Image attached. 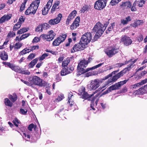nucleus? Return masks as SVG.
Listing matches in <instances>:
<instances>
[{
	"mask_svg": "<svg viewBox=\"0 0 147 147\" xmlns=\"http://www.w3.org/2000/svg\"><path fill=\"white\" fill-rule=\"evenodd\" d=\"M24 20L25 18H23V16H21L19 19L18 21V22H19L20 23H21V24L22 23L24 22Z\"/></svg>",
	"mask_w": 147,
	"mask_h": 147,
	"instance_id": "obj_64",
	"label": "nucleus"
},
{
	"mask_svg": "<svg viewBox=\"0 0 147 147\" xmlns=\"http://www.w3.org/2000/svg\"><path fill=\"white\" fill-rule=\"evenodd\" d=\"M146 74H147V71L144 70L140 72L139 75V76L140 78H142Z\"/></svg>",
	"mask_w": 147,
	"mask_h": 147,
	"instance_id": "obj_53",
	"label": "nucleus"
},
{
	"mask_svg": "<svg viewBox=\"0 0 147 147\" xmlns=\"http://www.w3.org/2000/svg\"><path fill=\"white\" fill-rule=\"evenodd\" d=\"M23 136L25 137L27 141H29L30 140V137L29 135H27L25 133H23Z\"/></svg>",
	"mask_w": 147,
	"mask_h": 147,
	"instance_id": "obj_58",
	"label": "nucleus"
},
{
	"mask_svg": "<svg viewBox=\"0 0 147 147\" xmlns=\"http://www.w3.org/2000/svg\"><path fill=\"white\" fill-rule=\"evenodd\" d=\"M61 78L60 77L59 74H57L55 76V80L57 82H59L61 80Z\"/></svg>",
	"mask_w": 147,
	"mask_h": 147,
	"instance_id": "obj_62",
	"label": "nucleus"
},
{
	"mask_svg": "<svg viewBox=\"0 0 147 147\" xmlns=\"http://www.w3.org/2000/svg\"><path fill=\"white\" fill-rule=\"evenodd\" d=\"M131 17L129 16H128L127 17L125 18V19H122L121 20V24H123V25L127 24L128 22L131 21Z\"/></svg>",
	"mask_w": 147,
	"mask_h": 147,
	"instance_id": "obj_28",
	"label": "nucleus"
},
{
	"mask_svg": "<svg viewBox=\"0 0 147 147\" xmlns=\"http://www.w3.org/2000/svg\"><path fill=\"white\" fill-rule=\"evenodd\" d=\"M99 86V80L98 79H96L91 82L90 86V87L91 90H95Z\"/></svg>",
	"mask_w": 147,
	"mask_h": 147,
	"instance_id": "obj_16",
	"label": "nucleus"
},
{
	"mask_svg": "<svg viewBox=\"0 0 147 147\" xmlns=\"http://www.w3.org/2000/svg\"><path fill=\"white\" fill-rule=\"evenodd\" d=\"M87 46L83 44L82 42H80L76 44L73 46L72 48L70 50L71 53H74L76 52L81 51L84 50Z\"/></svg>",
	"mask_w": 147,
	"mask_h": 147,
	"instance_id": "obj_9",
	"label": "nucleus"
},
{
	"mask_svg": "<svg viewBox=\"0 0 147 147\" xmlns=\"http://www.w3.org/2000/svg\"><path fill=\"white\" fill-rule=\"evenodd\" d=\"M138 2L137 1H135L134 3H133L132 6H131V10L132 11H136L137 9L136 8V6Z\"/></svg>",
	"mask_w": 147,
	"mask_h": 147,
	"instance_id": "obj_34",
	"label": "nucleus"
},
{
	"mask_svg": "<svg viewBox=\"0 0 147 147\" xmlns=\"http://www.w3.org/2000/svg\"><path fill=\"white\" fill-rule=\"evenodd\" d=\"M40 2V0H35L33 1L25 11V14L26 15H29L30 13L34 14L37 10Z\"/></svg>",
	"mask_w": 147,
	"mask_h": 147,
	"instance_id": "obj_3",
	"label": "nucleus"
},
{
	"mask_svg": "<svg viewBox=\"0 0 147 147\" xmlns=\"http://www.w3.org/2000/svg\"><path fill=\"white\" fill-rule=\"evenodd\" d=\"M55 34L54 33L53 30L50 31L48 34H42L41 35L40 37L42 38L44 40L45 39L49 41L52 40L54 38Z\"/></svg>",
	"mask_w": 147,
	"mask_h": 147,
	"instance_id": "obj_12",
	"label": "nucleus"
},
{
	"mask_svg": "<svg viewBox=\"0 0 147 147\" xmlns=\"http://www.w3.org/2000/svg\"><path fill=\"white\" fill-rule=\"evenodd\" d=\"M104 86H102L101 88H100L98 89V90H95V92H94L91 95L89 94L87 92H86L85 91L86 89L85 87L82 86L79 89V93L80 95H82L81 97L83 99L85 100L87 99L89 100H91V99H92V98H91V97L96 93L98 91V90H100L104 88H103V87Z\"/></svg>",
	"mask_w": 147,
	"mask_h": 147,
	"instance_id": "obj_5",
	"label": "nucleus"
},
{
	"mask_svg": "<svg viewBox=\"0 0 147 147\" xmlns=\"http://www.w3.org/2000/svg\"><path fill=\"white\" fill-rule=\"evenodd\" d=\"M13 123L17 127H18V124L20 123L18 119L17 118H15L14 119L13 121Z\"/></svg>",
	"mask_w": 147,
	"mask_h": 147,
	"instance_id": "obj_47",
	"label": "nucleus"
},
{
	"mask_svg": "<svg viewBox=\"0 0 147 147\" xmlns=\"http://www.w3.org/2000/svg\"><path fill=\"white\" fill-rule=\"evenodd\" d=\"M92 30L93 32H96L100 35H102L105 30L103 25L100 22H98L96 24Z\"/></svg>",
	"mask_w": 147,
	"mask_h": 147,
	"instance_id": "obj_10",
	"label": "nucleus"
},
{
	"mask_svg": "<svg viewBox=\"0 0 147 147\" xmlns=\"http://www.w3.org/2000/svg\"><path fill=\"white\" fill-rule=\"evenodd\" d=\"M136 22L138 26L142 25L144 23L143 20H136Z\"/></svg>",
	"mask_w": 147,
	"mask_h": 147,
	"instance_id": "obj_60",
	"label": "nucleus"
},
{
	"mask_svg": "<svg viewBox=\"0 0 147 147\" xmlns=\"http://www.w3.org/2000/svg\"><path fill=\"white\" fill-rule=\"evenodd\" d=\"M119 71V69H118L117 70L113 71L111 73L104 77L103 80H106L108 79L109 77L112 76L113 74H115L116 73L118 72Z\"/></svg>",
	"mask_w": 147,
	"mask_h": 147,
	"instance_id": "obj_29",
	"label": "nucleus"
},
{
	"mask_svg": "<svg viewBox=\"0 0 147 147\" xmlns=\"http://www.w3.org/2000/svg\"><path fill=\"white\" fill-rule=\"evenodd\" d=\"M147 84L140 88L138 90H136L134 92L136 94L140 95L143 94H144L147 93Z\"/></svg>",
	"mask_w": 147,
	"mask_h": 147,
	"instance_id": "obj_15",
	"label": "nucleus"
},
{
	"mask_svg": "<svg viewBox=\"0 0 147 147\" xmlns=\"http://www.w3.org/2000/svg\"><path fill=\"white\" fill-rule=\"evenodd\" d=\"M20 113L22 115H26L27 114L28 111L26 109H24L21 108L20 110Z\"/></svg>",
	"mask_w": 147,
	"mask_h": 147,
	"instance_id": "obj_48",
	"label": "nucleus"
},
{
	"mask_svg": "<svg viewBox=\"0 0 147 147\" xmlns=\"http://www.w3.org/2000/svg\"><path fill=\"white\" fill-rule=\"evenodd\" d=\"M30 52V51H28L26 52V50L25 49V48L22 51H21L19 53V55L20 56H21L23 55H24L25 54L27 53H28Z\"/></svg>",
	"mask_w": 147,
	"mask_h": 147,
	"instance_id": "obj_51",
	"label": "nucleus"
},
{
	"mask_svg": "<svg viewBox=\"0 0 147 147\" xmlns=\"http://www.w3.org/2000/svg\"><path fill=\"white\" fill-rule=\"evenodd\" d=\"M88 9V5H84L81 10L82 12L83 13H84Z\"/></svg>",
	"mask_w": 147,
	"mask_h": 147,
	"instance_id": "obj_56",
	"label": "nucleus"
},
{
	"mask_svg": "<svg viewBox=\"0 0 147 147\" xmlns=\"http://www.w3.org/2000/svg\"><path fill=\"white\" fill-rule=\"evenodd\" d=\"M16 35L15 33L10 31L8 33L7 37L8 38H11L15 36Z\"/></svg>",
	"mask_w": 147,
	"mask_h": 147,
	"instance_id": "obj_54",
	"label": "nucleus"
},
{
	"mask_svg": "<svg viewBox=\"0 0 147 147\" xmlns=\"http://www.w3.org/2000/svg\"><path fill=\"white\" fill-rule=\"evenodd\" d=\"M49 11L48 9L44 7L42 10V14L44 15H46L47 14Z\"/></svg>",
	"mask_w": 147,
	"mask_h": 147,
	"instance_id": "obj_52",
	"label": "nucleus"
},
{
	"mask_svg": "<svg viewBox=\"0 0 147 147\" xmlns=\"http://www.w3.org/2000/svg\"><path fill=\"white\" fill-rule=\"evenodd\" d=\"M67 36L66 34H62L60 35L59 37H58L57 38H59V39H60V41L62 42L65 40Z\"/></svg>",
	"mask_w": 147,
	"mask_h": 147,
	"instance_id": "obj_38",
	"label": "nucleus"
},
{
	"mask_svg": "<svg viewBox=\"0 0 147 147\" xmlns=\"http://www.w3.org/2000/svg\"><path fill=\"white\" fill-rule=\"evenodd\" d=\"M30 35V33H26L22 34L20 37V40L24 39L28 37Z\"/></svg>",
	"mask_w": 147,
	"mask_h": 147,
	"instance_id": "obj_49",
	"label": "nucleus"
},
{
	"mask_svg": "<svg viewBox=\"0 0 147 147\" xmlns=\"http://www.w3.org/2000/svg\"><path fill=\"white\" fill-rule=\"evenodd\" d=\"M26 3H24V1L22 3V4L21 5V6L20 7V12L22 11L24 9L25 7V4Z\"/></svg>",
	"mask_w": 147,
	"mask_h": 147,
	"instance_id": "obj_57",
	"label": "nucleus"
},
{
	"mask_svg": "<svg viewBox=\"0 0 147 147\" xmlns=\"http://www.w3.org/2000/svg\"><path fill=\"white\" fill-rule=\"evenodd\" d=\"M31 49H30V52L31 51H32L36 49H39V47L38 46H33L31 47Z\"/></svg>",
	"mask_w": 147,
	"mask_h": 147,
	"instance_id": "obj_61",
	"label": "nucleus"
},
{
	"mask_svg": "<svg viewBox=\"0 0 147 147\" xmlns=\"http://www.w3.org/2000/svg\"><path fill=\"white\" fill-rule=\"evenodd\" d=\"M132 65L133 64H132V63L128 65L127 67L125 68L120 72L118 73L116 75L113 76L111 78L108 80L106 83V84L103 87V88L105 87L107 85L110 84L112 82H115L119 78L123 76L127 72L129 71L133 67L132 66Z\"/></svg>",
	"mask_w": 147,
	"mask_h": 147,
	"instance_id": "obj_1",
	"label": "nucleus"
},
{
	"mask_svg": "<svg viewBox=\"0 0 147 147\" xmlns=\"http://www.w3.org/2000/svg\"><path fill=\"white\" fill-rule=\"evenodd\" d=\"M102 35H100V34H98V33H96L95 35L93 37V38L92 40V42H94L95 41H96L97 40V39L101 36Z\"/></svg>",
	"mask_w": 147,
	"mask_h": 147,
	"instance_id": "obj_45",
	"label": "nucleus"
},
{
	"mask_svg": "<svg viewBox=\"0 0 147 147\" xmlns=\"http://www.w3.org/2000/svg\"><path fill=\"white\" fill-rule=\"evenodd\" d=\"M41 25L42 29H44L47 30L49 28L51 27V26H50L49 24L47 23L42 24H41Z\"/></svg>",
	"mask_w": 147,
	"mask_h": 147,
	"instance_id": "obj_41",
	"label": "nucleus"
},
{
	"mask_svg": "<svg viewBox=\"0 0 147 147\" xmlns=\"http://www.w3.org/2000/svg\"><path fill=\"white\" fill-rule=\"evenodd\" d=\"M35 54L34 53H31L28 57L27 59L29 60H32L35 56Z\"/></svg>",
	"mask_w": 147,
	"mask_h": 147,
	"instance_id": "obj_46",
	"label": "nucleus"
},
{
	"mask_svg": "<svg viewBox=\"0 0 147 147\" xmlns=\"http://www.w3.org/2000/svg\"><path fill=\"white\" fill-rule=\"evenodd\" d=\"M80 22V17L77 16L75 19V20L71 26L70 28L71 30H74L76 28L79 26V23Z\"/></svg>",
	"mask_w": 147,
	"mask_h": 147,
	"instance_id": "obj_17",
	"label": "nucleus"
},
{
	"mask_svg": "<svg viewBox=\"0 0 147 147\" xmlns=\"http://www.w3.org/2000/svg\"><path fill=\"white\" fill-rule=\"evenodd\" d=\"M38 59V58L37 57L32 60L28 64L29 68H33L37 63Z\"/></svg>",
	"mask_w": 147,
	"mask_h": 147,
	"instance_id": "obj_24",
	"label": "nucleus"
},
{
	"mask_svg": "<svg viewBox=\"0 0 147 147\" xmlns=\"http://www.w3.org/2000/svg\"><path fill=\"white\" fill-rule=\"evenodd\" d=\"M22 46V44L20 43H16L14 46L15 48L17 49H20Z\"/></svg>",
	"mask_w": 147,
	"mask_h": 147,
	"instance_id": "obj_55",
	"label": "nucleus"
},
{
	"mask_svg": "<svg viewBox=\"0 0 147 147\" xmlns=\"http://www.w3.org/2000/svg\"><path fill=\"white\" fill-rule=\"evenodd\" d=\"M147 83V78L142 80L141 82L131 86V88L133 89H137L141 86H142L144 84Z\"/></svg>",
	"mask_w": 147,
	"mask_h": 147,
	"instance_id": "obj_18",
	"label": "nucleus"
},
{
	"mask_svg": "<svg viewBox=\"0 0 147 147\" xmlns=\"http://www.w3.org/2000/svg\"><path fill=\"white\" fill-rule=\"evenodd\" d=\"M121 42H122L124 46H128L132 43V40L130 38L126 35L122 36L121 39Z\"/></svg>",
	"mask_w": 147,
	"mask_h": 147,
	"instance_id": "obj_13",
	"label": "nucleus"
},
{
	"mask_svg": "<svg viewBox=\"0 0 147 147\" xmlns=\"http://www.w3.org/2000/svg\"><path fill=\"white\" fill-rule=\"evenodd\" d=\"M121 0H111L110 2L111 5L113 6L117 4Z\"/></svg>",
	"mask_w": 147,
	"mask_h": 147,
	"instance_id": "obj_43",
	"label": "nucleus"
},
{
	"mask_svg": "<svg viewBox=\"0 0 147 147\" xmlns=\"http://www.w3.org/2000/svg\"><path fill=\"white\" fill-rule=\"evenodd\" d=\"M104 64V63H99L97 65L94 66L92 67L88 68L86 69H84L85 67H78L77 66L78 74L77 75L78 76L82 74H83L89 71L96 69L102 65Z\"/></svg>",
	"mask_w": 147,
	"mask_h": 147,
	"instance_id": "obj_7",
	"label": "nucleus"
},
{
	"mask_svg": "<svg viewBox=\"0 0 147 147\" xmlns=\"http://www.w3.org/2000/svg\"><path fill=\"white\" fill-rule=\"evenodd\" d=\"M92 35L91 33L87 32L83 34L80 39V42L86 46L90 42L92 38Z\"/></svg>",
	"mask_w": 147,
	"mask_h": 147,
	"instance_id": "obj_8",
	"label": "nucleus"
},
{
	"mask_svg": "<svg viewBox=\"0 0 147 147\" xmlns=\"http://www.w3.org/2000/svg\"><path fill=\"white\" fill-rule=\"evenodd\" d=\"M3 64L5 65V67H9L13 71L16 66L12 63L6 61L3 62Z\"/></svg>",
	"mask_w": 147,
	"mask_h": 147,
	"instance_id": "obj_21",
	"label": "nucleus"
},
{
	"mask_svg": "<svg viewBox=\"0 0 147 147\" xmlns=\"http://www.w3.org/2000/svg\"><path fill=\"white\" fill-rule=\"evenodd\" d=\"M49 55V53H45L43 54L40 57H39V61H42L45 58L48 56Z\"/></svg>",
	"mask_w": 147,
	"mask_h": 147,
	"instance_id": "obj_42",
	"label": "nucleus"
},
{
	"mask_svg": "<svg viewBox=\"0 0 147 147\" xmlns=\"http://www.w3.org/2000/svg\"><path fill=\"white\" fill-rule=\"evenodd\" d=\"M4 102L5 105L11 107L13 105V102L10 101V100L8 98L4 99Z\"/></svg>",
	"mask_w": 147,
	"mask_h": 147,
	"instance_id": "obj_25",
	"label": "nucleus"
},
{
	"mask_svg": "<svg viewBox=\"0 0 147 147\" xmlns=\"http://www.w3.org/2000/svg\"><path fill=\"white\" fill-rule=\"evenodd\" d=\"M128 80V79L127 80H125L118 82L117 83H116L115 84L111 85L106 90L102 93V94L105 95L106 94L113 90H119L120 89L121 87L125 84Z\"/></svg>",
	"mask_w": 147,
	"mask_h": 147,
	"instance_id": "obj_4",
	"label": "nucleus"
},
{
	"mask_svg": "<svg viewBox=\"0 0 147 147\" xmlns=\"http://www.w3.org/2000/svg\"><path fill=\"white\" fill-rule=\"evenodd\" d=\"M36 127L37 126L36 125H34L33 123H32L29 125L28 128L30 131H32V129L34 128V129H35Z\"/></svg>",
	"mask_w": 147,
	"mask_h": 147,
	"instance_id": "obj_39",
	"label": "nucleus"
},
{
	"mask_svg": "<svg viewBox=\"0 0 147 147\" xmlns=\"http://www.w3.org/2000/svg\"><path fill=\"white\" fill-rule=\"evenodd\" d=\"M76 14L77 11L76 10H74L72 11L71 13H70L68 17L69 18H71V19H73L74 18Z\"/></svg>",
	"mask_w": 147,
	"mask_h": 147,
	"instance_id": "obj_37",
	"label": "nucleus"
},
{
	"mask_svg": "<svg viewBox=\"0 0 147 147\" xmlns=\"http://www.w3.org/2000/svg\"><path fill=\"white\" fill-rule=\"evenodd\" d=\"M62 17L61 14H59L56 18L51 19L49 21V24L51 25H53L58 24L60 22Z\"/></svg>",
	"mask_w": 147,
	"mask_h": 147,
	"instance_id": "obj_14",
	"label": "nucleus"
},
{
	"mask_svg": "<svg viewBox=\"0 0 147 147\" xmlns=\"http://www.w3.org/2000/svg\"><path fill=\"white\" fill-rule=\"evenodd\" d=\"M43 29L42 27L41 24H39L35 29V31L38 32H41L42 31Z\"/></svg>",
	"mask_w": 147,
	"mask_h": 147,
	"instance_id": "obj_40",
	"label": "nucleus"
},
{
	"mask_svg": "<svg viewBox=\"0 0 147 147\" xmlns=\"http://www.w3.org/2000/svg\"><path fill=\"white\" fill-rule=\"evenodd\" d=\"M21 80L22 82H23L24 84H26L27 85L31 86V83L30 82L28 81V82L26 81L23 79H21Z\"/></svg>",
	"mask_w": 147,
	"mask_h": 147,
	"instance_id": "obj_63",
	"label": "nucleus"
},
{
	"mask_svg": "<svg viewBox=\"0 0 147 147\" xmlns=\"http://www.w3.org/2000/svg\"><path fill=\"white\" fill-rule=\"evenodd\" d=\"M119 47H117L116 46H111L109 47L105 50L104 51L109 57H111L119 52Z\"/></svg>",
	"mask_w": 147,
	"mask_h": 147,
	"instance_id": "obj_6",
	"label": "nucleus"
},
{
	"mask_svg": "<svg viewBox=\"0 0 147 147\" xmlns=\"http://www.w3.org/2000/svg\"><path fill=\"white\" fill-rule=\"evenodd\" d=\"M145 2L146 1L144 0H139L138 1H137V4L138 5L139 7H142L143 5L144 4Z\"/></svg>",
	"mask_w": 147,
	"mask_h": 147,
	"instance_id": "obj_44",
	"label": "nucleus"
},
{
	"mask_svg": "<svg viewBox=\"0 0 147 147\" xmlns=\"http://www.w3.org/2000/svg\"><path fill=\"white\" fill-rule=\"evenodd\" d=\"M107 1V0H98L95 3L94 8L97 10H101L106 6Z\"/></svg>",
	"mask_w": 147,
	"mask_h": 147,
	"instance_id": "obj_11",
	"label": "nucleus"
},
{
	"mask_svg": "<svg viewBox=\"0 0 147 147\" xmlns=\"http://www.w3.org/2000/svg\"><path fill=\"white\" fill-rule=\"evenodd\" d=\"M21 26V23L18 22L14 26L13 30L14 31H16Z\"/></svg>",
	"mask_w": 147,
	"mask_h": 147,
	"instance_id": "obj_36",
	"label": "nucleus"
},
{
	"mask_svg": "<svg viewBox=\"0 0 147 147\" xmlns=\"http://www.w3.org/2000/svg\"><path fill=\"white\" fill-rule=\"evenodd\" d=\"M53 2V0H49L47 5L44 7L45 8L48 9V10H49L50 7L52 5Z\"/></svg>",
	"mask_w": 147,
	"mask_h": 147,
	"instance_id": "obj_35",
	"label": "nucleus"
},
{
	"mask_svg": "<svg viewBox=\"0 0 147 147\" xmlns=\"http://www.w3.org/2000/svg\"><path fill=\"white\" fill-rule=\"evenodd\" d=\"M29 30V28H23L19 30H18L17 32V34H21L24 32H27Z\"/></svg>",
	"mask_w": 147,
	"mask_h": 147,
	"instance_id": "obj_30",
	"label": "nucleus"
},
{
	"mask_svg": "<svg viewBox=\"0 0 147 147\" xmlns=\"http://www.w3.org/2000/svg\"><path fill=\"white\" fill-rule=\"evenodd\" d=\"M0 57L1 59L3 61H6L8 59L7 53L5 51L0 52Z\"/></svg>",
	"mask_w": 147,
	"mask_h": 147,
	"instance_id": "obj_20",
	"label": "nucleus"
},
{
	"mask_svg": "<svg viewBox=\"0 0 147 147\" xmlns=\"http://www.w3.org/2000/svg\"><path fill=\"white\" fill-rule=\"evenodd\" d=\"M24 69H23L22 68H20L19 66H16L14 71L19 73L23 74V73L24 72Z\"/></svg>",
	"mask_w": 147,
	"mask_h": 147,
	"instance_id": "obj_32",
	"label": "nucleus"
},
{
	"mask_svg": "<svg viewBox=\"0 0 147 147\" xmlns=\"http://www.w3.org/2000/svg\"><path fill=\"white\" fill-rule=\"evenodd\" d=\"M61 43L59 38H57L53 41L52 44L53 46H56L59 45Z\"/></svg>",
	"mask_w": 147,
	"mask_h": 147,
	"instance_id": "obj_31",
	"label": "nucleus"
},
{
	"mask_svg": "<svg viewBox=\"0 0 147 147\" xmlns=\"http://www.w3.org/2000/svg\"><path fill=\"white\" fill-rule=\"evenodd\" d=\"M28 81L30 82L31 86L34 85L40 87H44L46 86L47 84L46 82L36 76L29 77L28 78Z\"/></svg>",
	"mask_w": 147,
	"mask_h": 147,
	"instance_id": "obj_2",
	"label": "nucleus"
},
{
	"mask_svg": "<svg viewBox=\"0 0 147 147\" xmlns=\"http://www.w3.org/2000/svg\"><path fill=\"white\" fill-rule=\"evenodd\" d=\"M11 15H9L8 14L4 15L0 19V24H2L5 21H7L11 18Z\"/></svg>",
	"mask_w": 147,
	"mask_h": 147,
	"instance_id": "obj_19",
	"label": "nucleus"
},
{
	"mask_svg": "<svg viewBox=\"0 0 147 147\" xmlns=\"http://www.w3.org/2000/svg\"><path fill=\"white\" fill-rule=\"evenodd\" d=\"M69 74L68 67H64L62 69L61 71V75L62 76H65Z\"/></svg>",
	"mask_w": 147,
	"mask_h": 147,
	"instance_id": "obj_27",
	"label": "nucleus"
},
{
	"mask_svg": "<svg viewBox=\"0 0 147 147\" xmlns=\"http://www.w3.org/2000/svg\"><path fill=\"white\" fill-rule=\"evenodd\" d=\"M73 96L72 94H69L68 97V100L67 103L71 107L74 104V101L71 99V97Z\"/></svg>",
	"mask_w": 147,
	"mask_h": 147,
	"instance_id": "obj_33",
	"label": "nucleus"
},
{
	"mask_svg": "<svg viewBox=\"0 0 147 147\" xmlns=\"http://www.w3.org/2000/svg\"><path fill=\"white\" fill-rule=\"evenodd\" d=\"M9 98L10 100L12 102H15L18 99V96L16 93L13 94V95H9Z\"/></svg>",
	"mask_w": 147,
	"mask_h": 147,
	"instance_id": "obj_22",
	"label": "nucleus"
},
{
	"mask_svg": "<svg viewBox=\"0 0 147 147\" xmlns=\"http://www.w3.org/2000/svg\"><path fill=\"white\" fill-rule=\"evenodd\" d=\"M88 65L86 60L83 59L81 61L78 63V67H86Z\"/></svg>",
	"mask_w": 147,
	"mask_h": 147,
	"instance_id": "obj_23",
	"label": "nucleus"
},
{
	"mask_svg": "<svg viewBox=\"0 0 147 147\" xmlns=\"http://www.w3.org/2000/svg\"><path fill=\"white\" fill-rule=\"evenodd\" d=\"M95 100L94 98H92L91 99V103L90 104V107L93 110H95V109L94 106V100Z\"/></svg>",
	"mask_w": 147,
	"mask_h": 147,
	"instance_id": "obj_50",
	"label": "nucleus"
},
{
	"mask_svg": "<svg viewBox=\"0 0 147 147\" xmlns=\"http://www.w3.org/2000/svg\"><path fill=\"white\" fill-rule=\"evenodd\" d=\"M70 60L69 58L66 59L62 62V66L64 67H67L68 64L70 63Z\"/></svg>",
	"mask_w": 147,
	"mask_h": 147,
	"instance_id": "obj_26",
	"label": "nucleus"
},
{
	"mask_svg": "<svg viewBox=\"0 0 147 147\" xmlns=\"http://www.w3.org/2000/svg\"><path fill=\"white\" fill-rule=\"evenodd\" d=\"M40 39L38 37H35L32 41V42L34 43V42H37L38 41H39Z\"/></svg>",
	"mask_w": 147,
	"mask_h": 147,
	"instance_id": "obj_59",
	"label": "nucleus"
}]
</instances>
